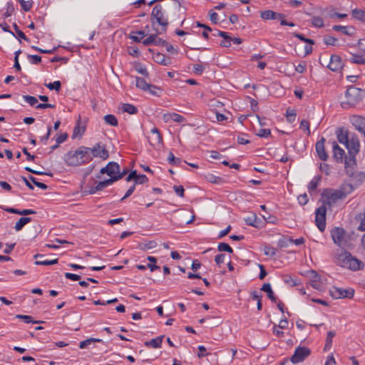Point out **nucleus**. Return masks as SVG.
I'll list each match as a JSON object with an SVG mask.
<instances>
[{
  "label": "nucleus",
  "mask_w": 365,
  "mask_h": 365,
  "mask_svg": "<svg viewBox=\"0 0 365 365\" xmlns=\"http://www.w3.org/2000/svg\"><path fill=\"white\" fill-rule=\"evenodd\" d=\"M336 135L339 143L346 146L349 156L344 159V168L346 175H352L356 167V155L360 150V141L355 133L341 127L336 130Z\"/></svg>",
  "instance_id": "obj_1"
},
{
  "label": "nucleus",
  "mask_w": 365,
  "mask_h": 365,
  "mask_svg": "<svg viewBox=\"0 0 365 365\" xmlns=\"http://www.w3.org/2000/svg\"><path fill=\"white\" fill-rule=\"evenodd\" d=\"M354 190V187L351 183H342L339 189H326L322 194L325 198L324 204L329 207H332L338 200H343Z\"/></svg>",
  "instance_id": "obj_2"
},
{
  "label": "nucleus",
  "mask_w": 365,
  "mask_h": 365,
  "mask_svg": "<svg viewBox=\"0 0 365 365\" xmlns=\"http://www.w3.org/2000/svg\"><path fill=\"white\" fill-rule=\"evenodd\" d=\"M63 160L68 166H79L88 163L93 160L89 148L81 146L76 150L66 153Z\"/></svg>",
  "instance_id": "obj_3"
},
{
  "label": "nucleus",
  "mask_w": 365,
  "mask_h": 365,
  "mask_svg": "<svg viewBox=\"0 0 365 365\" xmlns=\"http://www.w3.org/2000/svg\"><path fill=\"white\" fill-rule=\"evenodd\" d=\"M152 27L158 34L166 32L169 25L168 18L161 4H156L151 12Z\"/></svg>",
  "instance_id": "obj_4"
},
{
  "label": "nucleus",
  "mask_w": 365,
  "mask_h": 365,
  "mask_svg": "<svg viewBox=\"0 0 365 365\" xmlns=\"http://www.w3.org/2000/svg\"><path fill=\"white\" fill-rule=\"evenodd\" d=\"M364 91L355 86L349 87L345 92L346 101L341 103L344 108L356 106L364 97Z\"/></svg>",
  "instance_id": "obj_5"
},
{
  "label": "nucleus",
  "mask_w": 365,
  "mask_h": 365,
  "mask_svg": "<svg viewBox=\"0 0 365 365\" xmlns=\"http://www.w3.org/2000/svg\"><path fill=\"white\" fill-rule=\"evenodd\" d=\"M331 237L333 242L339 247L344 248L348 245L347 235L346 231L339 227H336L331 230Z\"/></svg>",
  "instance_id": "obj_6"
},
{
  "label": "nucleus",
  "mask_w": 365,
  "mask_h": 365,
  "mask_svg": "<svg viewBox=\"0 0 365 365\" xmlns=\"http://www.w3.org/2000/svg\"><path fill=\"white\" fill-rule=\"evenodd\" d=\"M326 214L327 205L324 204L315 211V224L321 232H324L326 228Z\"/></svg>",
  "instance_id": "obj_7"
},
{
  "label": "nucleus",
  "mask_w": 365,
  "mask_h": 365,
  "mask_svg": "<svg viewBox=\"0 0 365 365\" xmlns=\"http://www.w3.org/2000/svg\"><path fill=\"white\" fill-rule=\"evenodd\" d=\"M329 294L334 299H351L354 295V290L351 288L343 289L337 287H332L329 289Z\"/></svg>",
  "instance_id": "obj_8"
},
{
  "label": "nucleus",
  "mask_w": 365,
  "mask_h": 365,
  "mask_svg": "<svg viewBox=\"0 0 365 365\" xmlns=\"http://www.w3.org/2000/svg\"><path fill=\"white\" fill-rule=\"evenodd\" d=\"M311 354V350L306 346H298L295 349L290 360L293 364L304 361Z\"/></svg>",
  "instance_id": "obj_9"
},
{
  "label": "nucleus",
  "mask_w": 365,
  "mask_h": 365,
  "mask_svg": "<svg viewBox=\"0 0 365 365\" xmlns=\"http://www.w3.org/2000/svg\"><path fill=\"white\" fill-rule=\"evenodd\" d=\"M89 150L93 158L96 157L106 160L109 156L108 151L106 150V147L101 143L96 144L91 148H89Z\"/></svg>",
  "instance_id": "obj_10"
},
{
  "label": "nucleus",
  "mask_w": 365,
  "mask_h": 365,
  "mask_svg": "<svg viewBox=\"0 0 365 365\" xmlns=\"http://www.w3.org/2000/svg\"><path fill=\"white\" fill-rule=\"evenodd\" d=\"M332 148L333 158L339 163L344 162V159L346 157L344 149L339 147L338 143L335 140L329 141Z\"/></svg>",
  "instance_id": "obj_11"
},
{
  "label": "nucleus",
  "mask_w": 365,
  "mask_h": 365,
  "mask_svg": "<svg viewBox=\"0 0 365 365\" xmlns=\"http://www.w3.org/2000/svg\"><path fill=\"white\" fill-rule=\"evenodd\" d=\"M119 165L115 162H110L107 165L101 169V174H107L111 178V176H115L119 173Z\"/></svg>",
  "instance_id": "obj_12"
},
{
  "label": "nucleus",
  "mask_w": 365,
  "mask_h": 365,
  "mask_svg": "<svg viewBox=\"0 0 365 365\" xmlns=\"http://www.w3.org/2000/svg\"><path fill=\"white\" fill-rule=\"evenodd\" d=\"M352 125L361 134L365 133V118L361 115H352L350 117Z\"/></svg>",
  "instance_id": "obj_13"
},
{
  "label": "nucleus",
  "mask_w": 365,
  "mask_h": 365,
  "mask_svg": "<svg viewBox=\"0 0 365 365\" xmlns=\"http://www.w3.org/2000/svg\"><path fill=\"white\" fill-rule=\"evenodd\" d=\"M325 138L322 137L316 143L315 148L319 158L323 161H327L329 155L324 147Z\"/></svg>",
  "instance_id": "obj_14"
},
{
  "label": "nucleus",
  "mask_w": 365,
  "mask_h": 365,
  "mask_svg": "<svg viewBox=\"0 0 365 365\" xmlns=\"http://www.w3.org/2000/svg\"><path fill=\"white\" fill-rule=\"evenodd\" d=\"M343 67V62L338 55H331L328 68L332 71H339Z\"/></svg>",
  "instance_id": "obj_15"
},
{
  "label": "nucleus",
  "mask_w": 365,
  "mask_h": 365,
  "mask_svg": "<svg viewBox=\"0 0 365 365\" xmlns=\"http://www.w3.org/2000/svg\"><path fill=\"white\" fill-rule=\"evenodd\" d=\"M348 257H349V262L347 266V269L352 271H358L364 269V264L361 260L353 257L351 254Z\"/></svg>",
  "instance_id": "obj_16"
},
{
  "label": "nucleus",
  "mask_w": 365,
  "mask_h": 365,
  "mask_svg": "<svg viewBox=\"0 0 365 365\" xmlns=\"http://www.w3.org/2000/svg\"><path fill=\"white\" fill-rule=\"evenodd\" d=\"M150 133L152 135L151 137L149 138L150 143L153 146H156L162 144L163 137L160 133V130L157 128H153L151 129Z\"/></svg>",
  "instance_id": "obj_17"
},
{
  "label": "nucleus",
  "mask_w": 365,
  "mask_h": 365,
  "mask_svg": "<svg viewBox=\"0 0 365 365\" xmlns=\"http://www.w3.org/2000/svg\"><path fill=\"white\" fill-rule=\"evenodd\" d=\"M350 255H351V253H349V252H346V251L341 252V254L337 255V257L336 258V263L338 265L347 269V266H348V264L349 262V257L348 256Z\"/></svg>",
  "instance_id": "obj_18"
},
{
  "label": "nucleus",
  "mask_w": 365,
  "mask_h": 365,
  "mask_svg": "<svg viewBox=\"0 0 365 365\" xmlns=\"http://www.w3.org/2000/svg\"><path fill=\"white\" fill-rule=\"evenodd\" d=\"M86 130V125L81 123V116L76 122V125L73 128L72 138H75L77 137L81 138Z\"/></svg>",
  "instance_id": "obj_19"
},
{
  "label": "nucleus",
  "mask_w": 365,
  "mask_h": 365,
  "mask_svg": "<svg viewBox=\"0 0 365 365\" xmlns=\"http://www.w3.org/2000/svg\"><path fill=\"white\" fill-rule=\"evenodd\" d=\"M354 181V185H352L354 188L363 184L365 182V172L359 171V172H353L352 175H348Z\"/></svg>",
  "instance_id": "obj_20"
},
{
  "label": "nucleus",
  "mask_w": 365,
  "mask_h": 365,
  "mask_svg": "<svg viewBox=\"0 0 365 365\" xmlns=\"http://www.w3.org/2000/svg\"><path fill=\"white\" fill-rule=\"evenodd\" d=\"M261 17L265 20L278 19L284 17V14L267 10L261 13Z\"/></svg>",
  "instance_id": "obj_21"
},
{
  "label": "nucleus",
  "mask_w": 365,
  "mask_h": 365,
  "mask_svg": "<svg viewBox=\"0 0 365 365\" xmlns=\"http://www.w3.org/2000/svg\"><path fill=\"white\" fill-rule=\"evenodd\" d=\"M4 210L9 213L17 214V215H24V216L29 215H34V214L36 213V212L35 210H31V209H24L22 210H17V209L13 208V207H5V208H4Z\"/></svg>",
  "instance_id": "obj_22"
},
{
  "label": "nucleus",
  "mask_w": 365,
  "mask_h": 365,
  "mask_svg": "<svg viewBox=\"0 0 365 365\" xmlns=\"http://www.w3.org/2000/svg\"><path fill=\"white\" fill-rule=\"evenodd\" d=\"M163 120L165 122H168L172 120L177 123H182L185 120V118L176 113H168L163 115Z\"/></svg>",
  "instance_id": "obj_23"
},
{
  "label": "nucleus",
  "mask_w": 365,
  "mask_h": 365,
  "mask_svg": "<svg viewBox=\"0 0 365 365\" xmlns=\"http://www.w3.org/2000/svg\"><path fill=\"white\" fill-rule=\"evenodd\" d=\"M116 181H118V178L111 176V178L98 182V184L96 185V190H102L105 187L112 185L114 182Z\"/></svg>",
  "instance_id": "obj_24"
},
{
  "label": "nucleus",
  "mask_w": 365,
  "mask_h": 365,
  "mask_svg": "<svg viewBox=\"0 0 365 365\" xmlns=\"http://www.w3.org/2000/svg\"><path fill=\"white\" fill-rule=\"evenodd\" d=\"M164 336H160L151 339L150 341H145V345L148 347H153L154 349L160 348Z\"/></svg>",
  "instance_id": "obj_25"
},
{
  "label": "nucleus",
  "mask_w": 365,
  "mask_h": 365,
  "mask_svg": "<svg viewBox=\"0 0 365 365\" xmlns=\"http://www.w3.org/2000/svg\"><path fill=\"white\" fill-rule=\"evenodd\" d=\"M261 290L266 292L267 294L268 298L273 302H276L277 297L274 294V292L272 289L271 285L269 283H265L262 285Z\"/></svg>",
  "instance_id": "obj_26"
},
{
  "label": "nucleus",
  "mask_w": 365,
  "mask_h": 365,
  "mask_svg": "<svg viewBox=\"0 0 365 365\" xmlns=\"http://www.w3.org/2000/svg\"><path fill=\"white\" fill-rule=\"evenodd\" d=\"M321 179L322 178L319 175L314 176L312 178L307 186V189L309 192H312L317 190Z\"/></svg>",
  "instance_id": "obj_27"
},
{
  "label": "nucleus",
  "mask_w": 365,
  "mask_h": 365,
  "mask_svg": "<svg viewBox=\"0 0 365 365\" xmlns=\"http://www.w3.org/2000/svg\"><path fill=\"white\" fill-rule=\"evenodd\" d=\"M31 221V218L29 217H21L18 222H16L14 229L16 231H20L27 223Z\"/></svg>",
  "instance_id": "obj_28"
},
{
  "label": "nucleus",
  "mask_w": 365,
  "mask_h": 365,
  "mask_svg": "<svg viewBox=\"0 0 365 365\" xmlns=\"http://www.w3.org/2000/svg\"><path fill=\"white\" fill-rule=\"evenodd\" d=\"M121 110L123 112L133 115L138 113V108L135 106L130 103L122 104Z\"/></svg>",
  "instance_id": "obj_29"
},
{
  "label": "nucleus",
  "mask_w": 365,
  "mask_h": 365,
  "mask_svg": "<svg viewBox=\"0 0 365 365\" xmlns=\"http://www.w3.org/2000/svg\"><path fill=\"white\" fill-rule=\"evenodd\" d=\"M135 86L140 89L147 91L150 87V83H148L145 79L140 77H135Z\"/></svg>",
  "instance_id": "obj_30"
},
{
  "label": "nucleus",
  "mask_w": 365,
  "mask_h": 365,
  "mask_svg": "<svg viewBox=\"0 0 365 365\" xmlns=\"http://www.w3.org/2000/svg\"><path fill=\"white\" fill-rule=\"evenodd\" d=\"M349 61L351 63L365 65V58L361 55L354 54L351 56Z\"/></svg>",
  "instance_id": "obj_31"
},
{
  "label": "nucleus",
  "mask_w": 365,
  "mask_h": 365,
  "mask_svg": "<svg viewBox=\"0 0 365 365\" xmlns=\"http://www.w3.org/2000/svg\"><path fill=\"white\" fill-rule=\"evenodd\" d=\"M155 61L159 64L167 66L170 63V58L166 57L164 54L158 53L155 56Z\"/></svg>",
  "instance_id": "obj_32"
},
{
  "label": "nucleus",
  "mask_w": 365,
  "mask_h": 365,
  "mask_svg": "<svg viewBox=\"0 0 365 365\" xmlns=\"http://www.w3.org/2000/svg\"><path fill=\"white\" fill-rule=\"evenodd\" d=\"M101 341H102V340L100 339L89 338L86 340L81 341L79 344V348L80 349H86L92 343L101 342Z\"/></svg>",
  "instance_id": "obj_33"
},
{
  "label": "nucleus",
  "mask_w": 365,
  "mask_h": 365,
  "mask_svg": "<svg viewBox=\"0 0 365 365\" xmlns=\"http://www.w3.org/2000/svg\"><path fill=\"white\" fill-rule=\"evenodd\" d=\"M105 122L112 126H117L118 125V120L116 117L114 115L112 114H108L106 115L104 117Z\"/></svg>",
  "instance_id": "obj_34"
},
{
  "label": "nucleus",
  "mask_w": 365,
  "mask_h": 365,
  "mask_svg": "<svg viewBox=\"0 0 365 365\" xmlns=\"http://www.w3.org/2000/svg\"><path fill=\"white\" fill-rule=\"evenodd\" d=\"M336 335V332L334 331H329L327 332L326 344L324 346V349H329L331 346L332 339Z\"/></svg>",
  "instance_id": "obj_35"
},
{
  "label": "nucleus",
  "mask_w": 365,
  "mask_h": 365,
  "mask_svg": "<svg viewBox=\"0 0 365 365\" xmlns=\"http://www.w3.org/2000/svg\"><path fill=\"white\" fill-rule=\"evenodd\" d=\"M16 1L19 2V4H21V9L24 11H29L33 6L34 2L32 1H25V0H16Z\"/></svg>",
  "instance_id": "obj_36"
},
{
  "label": "nucleus",
  "mask_w": 365,
  "mask_h": 365,
  "mask_svg": "<svg viewBox=\"0 0 365 365\" xmlns=\"http://www.w3.org/2000/svg\"><path fill=\"white\" fill-rule=\"evenodd\" d=\"M353 16L360 21L365 19V10L355 9L352 11Z\"/></svg>",
  "instance_id": "obj_37"
},
{
  "label": "nucleus",
  "mask_w": 365,
  "mask_h": 365,
  "mask_svg": "<svg viewBox=\"0 0 365 365\" xmlns=\"http://www.w3.org/2000/svg\"><path fill=\"white\" fill-rule=\"evenodd\" d=\"M311 23L314 27L322 28L324 26V21L320 16H313L311 19Z\"/></svg>",
  "instance_id": "obj_38"
},
{
  "label": "nucleus",
  "mask_w": 365,
  "mask_h": 365,
  "mask_svg": "<svg viewBox=\"0 0 365 365\" xmlns=\"http://www.w3.org/2000/svg\"><path fill=\"white\" fill-rule=\"evenodd\" d=\"M277 249L270 245H265L264 247V253L267 256L274 257L277 255Z\"/></svg>",
  "instance_id": "obj_39"
},
{
  "label": "nucleus",
  "mask_w": 365,
  "mask_h": 365,
  "mask_svg": "<svg viewBox=\"0 0 365 365\" xmlns=\"http://www.w3.org/2000/svg\"><path fill=\"white\" fill-rule=\"evenodd\" d=\"M217 250L220 252H227L229 253H232L233 250L232 248L227 243L225 242H220L218 244Z\"/></svg>",
  "instance_id": "obj_40"
},
{
  "label": "nucleus",
  "mask_w": 365,
  "mask_h": 365,
  "mask_svg": "<svg viewBox=\"0 0 365 365\" xmlns=\"http://www.w3.org/2000/svg\"><path fill=\"white\" fill-rule=\"evenodd\" d=\"M168 162L173 165H179L181 163V160L174 156L173 153H170L168 157Z\"/></svg>",
  "instance_id": "obj_41"
},
{
  "label": "nucleus",
  "mask_w": 365,
  "mask_h": 365,
  "mask_svg": "<svg viewBox=\"0 0 365 365\" xmlns=\"http://www.w3.org/2000/svg\"><path fill=\"white\" fill-rule=\"evenodd\" d=\"M16 318L22 319V320H24V322L25 323H27V324H29V323L37 324V323L40 322L38 321H34L32 317L29 315L17 314V315H16Z\"/></svg>",
  "instance_id": "obj_42"
},
{
  "label": "nucleus",
  "mask_w": 365,
  "mask_h": 365,
  "mask_svg": "<svg viewBox=\"0 0 365 365\" xmlns=\"http://www.w3.org/2000/svg\"><path fill=\"white\" fill-rule=\"evenodd\" d=\"M149 93L153 96H160L162 89L156 86L150 84V87L147 90Z\"/></svg>",
  "instance_id": "obj_43"
},
{
  "label": "nucleus",
  "mask_w": 365,
  "mask_h": 365,
  "mask_svg": "<svg viewBox=\"0 0 365 365\" xmlns=\"http://www.w3.org/2000/svg\"><path fill=\"white\" fill-rule=\"evenodd\" d=\"M45 86L50 90L59 91L61 89V83L59 81H56L53 83H46Z\"/></svg>",
  "instance_id": "obj_44"
},
{
  "label": "nucleus",
  "mask_w": 365,
  "mask_h": 365,
  "mask_svg": "<svg viewBox=\"0 0 365 365\" xmlns=\"http://www.w3.org/2000/svg\"><path fill=\"white\" fill-rule=\"evenodd\" d=\"M14 29L17 35V36H16V35L14 36L16 38H22L27 41H29V39L27 38V36L24 34V33L22 31H21L19 29V26L16 24H14Z\"/></svg>",
  "instance_id": "obj_45"
},
{
  "label": "nucleus",
  "mask_w": 365,
  "mask_h": 365,
  "mask_svg": "<svg viewBox=\"0 0 365 365\" xmlns=\"http://www.w3.org/2000/svg\"><path fill=\"white\" fill-rule=\"evenodd\" d=\"M29 180H30L36 186L42 190H46L48 188V186L46 184L38 182L37 179L32 175H29Z\"/></svg>",
  "instance_id": "obj_46"
},
{
  "label": "nucleus",
  "mask_w": 365,
  "mask_h": 365,
  "mask_svg": "<svg viewBox=\"0 0 365 365\" xmlns=\"http://www.w3.org/2000/svg\"><path fill=\"white\" fill-rule=\"evenodd\" d=\"M245 223L247 225L257 227L256 221H257V216L255 214H252L251 216L247 217L245 219Z\"/></svg>",
  "instance_id": "obj_47"
},
{
  "label": "nucleus",
  "mask_w": 365,
  "mask_h": 365,
  "mask_svg": "<svg viewBox=\"0 0 365 365\" xmlns=\"http://www.w3.org/2000/svg\"><path fill=\"white\" fill-rule=\"evenodd\" d=\"M23 98L31 106H35L38 103V99L34 96L24 95L23 96Z\"/></svg>",
  "instance_id": "obj_48"
},
{
  "label": "nucleus",
  "mask_w": 365,
  "mask_h": 365,
  "mask_svg": "<svg viewBox=\"0 0 365 365\" xmlns=\"http://www.w3.org/2000/svg\"><path fill=\"white\" fill-rule=\"evenodd\" d=\"M333 29L336 31H340L346 35H351V34L349 32L347 26H340V25H334L333 26Z\"/></svg>",
  "instance_id": "obj_49"
},
{
  "label": "nucleus",
  "mask_w": 365,
  "mask_h": 365,
  "mask_svg": "<svg viewBox=\"0 0 365 365\" xmlns=\"http://www.w3.org/2000/svg\"><path fill=\"white\" fill-rule=\"evenodd\" d=\"M137 36H130V38L135 42H140L141 39L145 36L143 31H138L135 32Z\"/></svg>",
  "instance_id": "obj_50"
},
{
  "label": "nucleus",
  "mask_w": 365,
  "mask_h": 365,
  "mask_svg": "<svg viewBox=\"0 0 365 365\" xmlns=\"http://www.w3.org/2000/svg\"><path fill=\"white\" fill-rule=\"evenodd\" d=\"M286 117L287 121L289 123H292L295 120L296 118V113L294 110H289L288 109L286 113Z\"/></svg>",
  "instance_id": "obj_51"
},
{
  "label": "nucleus",
  "mask_w": 365,
  "mask_h": 365,
  "mask_svg": "<svg viewBox=\"0 0 365 365\" xmlns=\"http://www.w3.org/2000/svg\"><path fill=\"white\" fill-rule=\"evenodd\" d=\"M336 41L337 38L331 36H326L324 38V42L327 45L334 46Z\"/></svg>",
  "instance_id": "obj_52"
},
{
  "label": "nucleus",
  "mask_w": 365,
  "mask_h": 365,
  "mask_svg": "<svg viewBox=\"0 0 365 365\" xmlns=\"http://www.w3.org/2000/svg\"><path fill=\"white\" fill-rule=\"evenodd\" d=\"M28 58L32 64H38L41 61V57L38 55H28Z\"/></svg>",
  "instance_id": "obj_53"
},
{
  "label": "nucleus",
  "mask_w": 365,
  "mask_h": 365,
  "mask_svg": "<svg viewBox=\"0 0 365 365\" xmlns=\"http://www.w3.org/2000/svg\"><path fill=\"white\" fill-rule=\"evenodd\" d=\"M148 180V178L145 175H138L135 181L134 185L137 184H144L147 182Z\"/></svg>",
  "instance_id": "obj_54"
},
{
  "label": "nucleus",
  "mask_w": 365,
  "mask_h": 365,
  "mask_svg": "<svg viewBox=\"0 0 365 365\" xmlns=\"http://www.w3.org/2000/svg\"><path fill=\"white\" fill-rule=\"evenodd\" d=\"M271 135L270 129L261 128L259 130L257 135L261 138H268Z\"/></svg>",
  "instance_id": "obj_55"
},
{
  "label": "nucleus",
  "mask_w": 365,
  "mask_h": 365,
  "mask_svg": "<svg viewBox=\"0 0 365 365\" xmlns=\"http://www.w3.org/2000/svg\"><path fill=\"white\" fill-rule=\"evenodd\" d=\"M155 34H151L150 35L148 38H146L145 39H144L143 41V43L144 46H150L151 44H154V42H155Z\"/></svg>",
  "instance_id": "obj_56"
},
{
  "label": "nucleus",
  "mask_w": 365,
  "mask_h": 365,
  "mask_svg": "<svg viewBox=\"0 0 365 365\" xmlns=\"http://www.w3.org/2000/svg\"><path fill=\"white\" fill-rule=\"evenodd\" d=\"M56 263H58V259H54L51 260L36 261L35 262L36 264L38 265H52Z\"/></svg>",
  "instance_id": "obj_57"
},
{
  "label": "nucleus",
  "mask_w": 365,
  "mask_h": 365,
  "mask_svg": "<svg viewBox=\"0 0 365 365\" xmlns=\"http://www.w3.org/2000/svg\"><path fill=\"white\" fill-rule=\"evenodd\" d=\"M300 128L307 131V135H310L309 123L307 120H302L299 125Z\"/></svg>",
  "instance_id": "obj_58"
},
{
  "label": "nucleus",
  "mask_w": 365,
  "mask_h": 365,
  "mask_svg": "<svg viewBox=\"0 0 365 365\" xmlns=\"http://www.w3.org/2000/svg\"><path fill=\"white\" fill-rule=\"evenodd\" d=\"M320 170L325 173L326 175H329L330 173V168L329 165L325 163H321L319 165Z\"/></svg>",
  "instance_id": "obj_59"
},
{
  "label": "nucleus",
  "mask_w": 365,
  "mask_h": 365,
  "mask_svg": "<svg viewBox=\"0 0 365 365\" xmlns=\"http://www.w3.org/2000/svg\"><path fill=\"white\" fill-rule=\"evenodd\" d=\"M207 180L212 183H219L221 180L220 177L215 176L212 174H208L206 176Z\"/></svg>",
  "instance_id": "obj_60"
},
{
  "label": "nucleus",
  "mask_w": 365,
  "mask_h": 365,
  "mask_svg": "<svg viewBox=\"0 0 365 365\" xmlns=\"http://www.w3.org/2000/svg\"><path fill=\"white\" fill-rule=\"evenodd\" d=\"M205 70V67L201 64H195L193 66L194 73L197 75H201Z\"/></svg>",
  "instance_id": "obj_61"
},
{
  "label": "nucleus",
  "mask_w": 365,
  "mask_h": 365,
  "mask_svg": "<svg viewBox=\"0 0 365 365\" xmlns=\"http://www.w3.org/2000/svg\"><path fill=\"white\" fill-rule=\"evenodd\" d=\"M65 277L66 279H71L73 281H77L81 279V277L78 274H73V273H70V272H66Z\"/></svg>",
  "instance_id": "obj_62"
},
{
  "label": "nucleus",
  "mask_w": 365,
  "mask_h": 365,
  "mask_svg": "<svg viewBox=\"0 0 365 365\" xmlns=\"http://www.w3.org/2000/svg\"><path fill=\"white\" fill-rule=\"evenodd\" d=\"M209 15H210V21L213 23V24H218L219 22V20H218V14L213 11H210L209 12Z\"/></svg>",
  "instance_id": "obj_63"
},
{
  "label": "nucleus",
  "mask_w": 365,
  "mask_h": 365,
  "mask_svg": "<svg viewBox=\"0 0 365 365\" xmlns=\"http://www.w3.org/2000/svg\"><path fill=\"white\" fill-rule=\"evenodd\" d=\"M283 281L284 283L288 284L292 287L296 286V282L292 278V277L289 275H286L283 277Z\"/></svg>",
  "instance_id": "obj_64"
}]
</instances>
